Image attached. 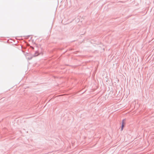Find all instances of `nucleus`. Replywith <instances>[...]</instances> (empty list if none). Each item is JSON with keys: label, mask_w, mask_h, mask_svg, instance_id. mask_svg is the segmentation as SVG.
<instances>
[{"label": "nucleus", "mask_w": 154, "mask_h": 154, "mask_svg": "<svg viewBox=\"0 0 154 154\" xmlns=\"http://www.w3.org/2000/svg\"><path fill=\"white\" fill-rule=\"evenodd\" d=\"M124 125H125V123H124V121H123L122 124V127L121 128V130H123Z\"/></svg>", "instance_id": "1"}]
</instances>
